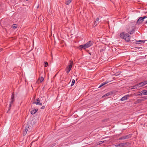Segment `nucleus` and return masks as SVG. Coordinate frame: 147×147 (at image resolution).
Returning <instances> with one entry per match:
<instances>
[{"instance_id":"ea45409f","label":"nucleus","mask_w":147,"mask_h":147,"mask_svg":"<svg viewBox=\"0 0 147 147\" xmlns=\"http://www.w3.org/2000/svg\"><path fill=\"white\" fill-rule=\"evenodd\" d=\"M2 50V49H0V52Z\"/></svg>"},{"instance_id":"9b49d317","label":"nucleus","mask_w":147,"mask_h":147,"mask_svg":"<svg viewBox=\"0 0 147 147\" xmlns=\"http://www.w3.org/2000/svg\"><path fill=\"white\" fill-rule=\"evenodd\" d=\"M38 109H35L34 108H32L30 112L31 114L32 115L35 114L38 111Z\"/></svg>"},{"instance_id":"423d86ee","label":"nucleus","mask_w":147,"mask_h":147,"mask_svg":"<svg viewBox=\"0 0 147 147\" xmlns=\"http://www.w3.org/2000/svg\"><path fill=\"white\" fill-rule=\"evenodd\" d=\"M131 135H132L131 134H129V135L123 136L120 138L119 139V140H121L129 139L131 137Z\"/></svg>"},{"instance_id":"a19ab883","label":"nucleus","mask_w":147,"mask_h":147,"mask_svg":"<svg viewBox=\"0 0 147 147\" xmlns=\"http://www.w3.org/2000/svg\"><path fill=\"white\" fill-rule=\"evenodd\" d=\"M99 17L101 18H102V17L101 16H99Z\"/></svg>"},{"instance_id":"f3484780","label":"nucleus","mask_w":147,"mask_h":147,"mask_svg":"<svg viewBox=\"0 0 147 147\" xmlns=\"http://www.w3.org/2000/svg\"><path fill=\"white\" fill-rule=\"evenodd\" d=\"M37 102H33L32 103L33 104H36V105H38L39 102H40V100H39V99L38 98L37 99Z\"/></svg>"},{"instance_id":"f257e3e1","label":"nucleus","mask_w":147,"mask_h":147,"mask_svg":"<svg viewBox=\"0 0 147 147\" xmlns=\"http://www.w3.org/2000/svg\"><path fill=\"white\" fill-rule=\"evenodd\" d=\"M120 37L121 38L125 39L127 42L130 41L131 36L126 33L121 32L120 34Z\"/></svg>"},{"instance_id":"aec40b11","label":"nucleus","mask_w":147,"mask_h":147,"mask_svg":"<svg viewBox=\"0 0 147 147\" xmlns=\"http://www.w3.org/2000/svg\"><path fill=\"white\" fill-rule=\"evenodd\" d=\"M138 84L139 85V88L144 86V84H143L142 82H140Z\"/></svg>"},{"instance_id":"39448f33","label":"nucleus","mask_w":147,"mask_h":147,"mask_svg":"<svg viewBox=\"0 0 147 147\" xmlns=\"http://www.w3.org/2000/svg\"><path fill=\"white\" fill-rule=\"evenodd\" d=\"M73 62L71 61H69V65L66 67L65 70L67 74L69 73L72 66Z\"/></svg>"},{"instance_id":"4c0bfd02","label":"nucleus","mask_w":147,"mask_h":147,"mask_svg":"<svg viewBox=\"0 0 147 147\" xmlns=\"http://www.w3.org/2000/svg\"><path fill=\"white\" fill-rule=\"evenodd\" d=\"M145 24H147V20L144 23Z\"/></svg>"},{"instance_id":"58836bf2","label":"nucleus","mask_w":147,"mask_h":147,"mask_svg":"<svg viewBox=\"0 0 147 147\" xmlns=\"http://www.w3.org/2000/svg\"><path fill=\"white\" fill-rule=\"evenodd\" d=\"M141 100V101H144V100L142 99H140Z\"/></svg>"},{"instance_id":"2f4dec72","label":"nucleus","mask_w":147,"mask_h":147,"mask_svg":"<svg viewBox=\"0 0 147 147\" xmlns=\"http://www.w3.org/2000/svg\"><path fill=\"white\" fill-rule=\"evenodd\" d=\"M45 106H42V107H41V109H45Z\"/></svg>"},{"instance_id":"bb28decb","label":"nucleus","mask_w":147,"mask_h":147,"mask_svg":"<svg viewBox=\"0 0 147 147\" xmlns=\"http://www.w3.org/2000/svg\"><path fill=\"white\" fill-rule=\"evenodd\" d=\"M142 83L143 84H144V86L147 84V80L144 81L142 82Z\"/></svg>"},{"instance_id":"cd10ccee","label":"nucleus","mask_w":147,"mask_h":147,"mask_svg":"<svg viewBox=\"0 0 147 147\" xmlns=\"http://www.w3.org/2000/svg\"><path fill=\"white\" fill-rule=\"evenodd\" d=\"M142 98H144L145 99H147V96H144L142 97Z\"/></svg>"},{"instance_id":"1a4fd4ad","label":"nucleus","mask_w":147,"mask_h":147,"mask_svg":"<svg viewBox=\"0 0 147 147\" xmlns=\"http://www.w3.org/2000/svg\"><path fill=\"white\" fill-rule=\"evenodd\" d=\"M14 93H12V95L11 96V97L10 99V103L11 104H12L13 103V102L14 101Z\"/></svg>"},{"instance_id":"f704fd0d","label":"nucleus","mask_w":147,"mask_h":147,"mask_svg":"<svg viewBox=\"0 0 147 147\" xmlns=\"http://www.w3.org/2000/svg\"><path fill=\"white\" fill-rule=\"evenodd\" d=\"M137 101H138V102H141V101H141V100L140 99H138L137 100Z\"/></svg>"},{"instance_id":"6ab92c4d","label":"nucleus","mask_w":147,"mask_h":147,"mask_svg":"<svg viewBox=\"0 0 147 147\" xmlns=\"http://www.w3.org/2000/svg\"><path fill=\"white\" fill-rule=\"evenodd\" d=\"M72 1V0H67L65 3L66 4L68 5H69V4Z\"/></svg>"},{"instance_id":"a878e982","label":"nucleus","mask_w":147,"mask_h":147,"mask_svg":"<svg viewBox=\"0 0 147 147\" xmlns=\"http://www.w3.org/2000/svg\"><path fill=\"white\" fill-rule=\"evenodd\" d=\"M75 80L74 79H73L72 80V83H71V86H73L74 84L75 83Z\"/></svg>"},{"instance_id":"7c9ffc66","label":"nucleus","mask_w":147,"mask_h":147,"mask_svg":"<svg viewBox=\"0 0 147 147\" xmlns=\"http://www.w3.org/2000/svg\"><path fill=\"white\" fill-rule=\"evenodd\" d=\"M119 144H116L115 145V146L116 147L119 146Z\"/></svg>"},{"instance_id":"b1692460","label":"nucleus","mask_w":147,"mask_h":147,"mask_svg":"<svg viewBox=\"0 0 147 147\" xmlns=\"http://www.w3.org/2000/svg\"><path fill=\"white\" fill-rule=\"evenodd\" d=\"M121 73V72H118L116 73H115V74L114 75L116 76H117L119 75Z\"/></svg>"},{"instance_id":"412c9836","label":"nucleus","mask_w":147,"mask_h":147,"mask_svg":"<svg viewBox=\"0 0 147 147\" xmlns=\"http://www.w3.org/2000/svg\"><path fill=\"white\" fill-rule=\"evenodd\" d=\"M142 92H139V93H137V94L135 95V96H142Z\"/></svg>"},{"instance_id":"c756f323","label":"nucleus","mask_w":147,"mask_h":147,"mask_svg":"<svg viewBox=\"0 0 147 147\" xmlns=\"http://www.w3.org/2000/svg\"><path fill=\"white\" fill-rule=\"evenodd\" d=\"M142 18L144 20V19L147 18V17L146 16H144L142 17Z\"/></svg>"},{"instance_id":"4468645a","label":"nucleus","mask_w":147,"mask_h":147,"mask_svg":"<svg viewBox=\"0 0 147 147\" xmlns=\"http://www.w3.org/2000/svg\"><path fill=\"white\" fill-rule=\"evenodd\" d=\"M112 94V92H108L104 95V96H102L103 97H106V96H109V95L111 94Z\"/></svg>"},{"instance_id":"0eeeda50","label":"nucleus","mask_w":147,"mask_h":147,"mask_svg":"<svg viewBox=\"0 0 147 147\" xmlns=\"http://www.w3.org/2000/svg\"><path fill=\"white\" fill-rule=\"evenodd\" d=\"M130 96V95L129 94H127L122 97L120 100L121 101H124L127 100Z\"/></svg>"},{"instance_id":"f03ea898","label":"nucleus","mask_w":147,"mask_h":147,"mask_svg":"<svg viewBox=\"0 0 147 147\" xmlns=\"http://www.w3.org/2000/svg\"><path fill=\"white\" fill-rule=\"evenodd\" d=\"M93 44V42L90 40L87 42L85 44L82 45L80 46L81 49L82 48L84 49H85L86 48H88L91 46Z\"/></svg>"},{"instance_id":"f8f14e48","label":"nucleus","mask_w":147,"mask_h":147,"mask_svg":"<svg viewBox=\"0 0 147 147\" xmlns=\"http://www.w3.org/2000/svg\"><path fill=\"white\" fill-rule=\"evenodd\" d=\"M139 88V86L138 84H137L133 86V87L131 88L130 89L131 90H132L133 89H138Z\"/></svg>"},{"instance_id":"4be33fe9","label":"nucleus","mask_w":147,"mask_h":147,"mask_svg":"<svg viewBox=\"0 0 147 147\" xmlns=\"http://www.w3.org/2000/svg\"><path fill=\"white\" fill-rule=\"evenodd\" d=\"M108 83V82H104L103 83H102L100 85V86L99 87V88H100L102 86H104V85H105V84H107V83Z\"/></svg>"},{"instance_id":"5701e85b","label":"nucleus","mask_w":147,"mask_h":147,"mask_svg":"<svg viewBox=\"0 0 147 147\" xmlns=\"http://www.w3.org/2000/svg\"><path fill=\"white\" fill-rule=\"evenodd\" d=\"M12 27L13 28L15 29V28H17V26L16 24H14L12 26Z\"/></svg>"},{"instance_id":"c9c22d12","label":"nucleus","mask_w":147,"mask_h":147,"mask_svg":"<svg viewBox=\"0 0 147 147\" xmlns=\"http://www.w3.org/2000/svg\"><path fill=\"white\" fill-rule=\"evenodd\" d=\"M135 48H137L138 49H140L141 48V47H135Z\"/></svg>"},{"instance_id":"393cba45","label":"nucleus","mask_w":147,"mask_h":147,"mask_svg":"<svg viewBox=\"0 0 147 147\" xmlns=\"http://www.w3.org/2000/svg\"><path fill=\"white\" fill-rule=\"evenodd\" d=\"M48 63L46 61L45 62L44 66L45 67H47L48 66Z\"/></svg>"},{"instance_id":"20e7f679","label":"nucleus","mask_w":147,"mask_h":147,"mask_svg":"<svg viewBox=\"0 0 147 147\" xmlns=\"http://www.w3.org/2000/svg\"><path fill=\"white\" fill-rule=\"evenodd\" d=\"M135 26H132L130 28L129 27V29H127V32L129 33L130 34H131L135 31Z\"/></svg>"},{"instance_id":"c85d7f7f","label":"nucleus","mask_w":147,"mask_h":147,"mask_svg":"<svg viewBox=\"0 0 147 147\" xmlns=\"http://www.w3.org/2000/svg\"><path fill=\"white\" fill-rule=\"evenodd\" d=\"M100 143L99 144H102V143H104V141H100Z\"/></svg>"},{"instance_id":"473e14b6","label":"nucleus","mask_w":147,"mask_h":147,"mask_svg":"<svg viewBox=\"0 0 147 147\" xmlns=\"http://www.w3.org/2000/svg\"><path fill=\"white\" fill-rule=\"evenodd\" d=\"M38 105H39L41 106L42 105V104L41 102H39Z\"/></svg>"},{"instance_id":"ddd939ff","label":"nucleus","mask_w":147,"mask_h":147,"mask_svg":"<svg viewBox=\"0 0 147 147\" xmlns=\"http://www.w3.org/2000/svg\"><path fill=\"white\" fill-rule=\"evenodd\" d=\"M99 18H96V21H94V26H96L97 24H98L99 22Z\"/></svg>"},{"instance_id":"7ed1b4c3","label":"nucleus","mask_w":147,"mask_h":147,"mask_svg":"<svg viewBox=\"0 0 147 147\" xmlns=\"http://www.w3.org/2000/svg\"><path fill=\"white\" fill-rule=\"evenodd\" d=\"M29 123H27L26 124H24V125L23 126V128H24V130L23 133V135L24 136H25L26 133L28 131V130L29 129L28 131L29 132H30V131H29L30 129L29 128Z\"/></svg>"},{"instance_id":"dca6fc26","label":"nucleus","mask_w":147,"mask_h":147,"mask_svg":"<svg viewBox=\"0 0 147 147\" xmlns=\"http://www.w3.org/2000/svg\"><path fill=\"white\" fill-rule=\"evenodd\" d=\"M141 92L144 95H147V90H142Z\"/></svg>"},{"instance_id":"e433bc0d","label":"nucleus","mask_w":147,"mask_h":147,"mask_svg":"<svg viewBox=\"0 0 147 147\" xmlns=\"http://www.w3.org/2000/svg\"><path fill=\"white\" fill-rule=\"evenodd\" d=\"M11 104H11V103H10V104H9V107H11Z\"/></svg>"},{"instance_id":"2eb2a0df","label":"nucleus","mask_w":147,"mask_h":147,"mask_svg":"<svg viewBox=\"0 0 147 147\" xmlns=\"http://www.w3.org/2000/svg\"><path fill=\"white\" fill-rule=\"evenodd\" d=\"M147 41V40H139L138 41H136V44H140V42H143L144 43L145 41Z\"/></svg>"},{"instance_id":"a211bd4d","label":"nucleus","mask_w":147,"mask_h":147,"mask_svg":"<svg viewBox=\"0 0 147 147\" xmlns=\"http://www.w3.org/2000/svg\"><path fill=\"white\" fill-rule=\"evenodd\" d=\"M127 143H120L119 144V146L123 147Z\"/></svg>"},{"instance_id":"72a5a7b5","label":"nucleus","mask_w":147,"mask_h":147,"mask_svg":"<svg viewBox=\"0 0 147 147\" xmlns=\"http://www.w3.org/2000/svg\"><path fill=\"white\" fill-rule=\"evenodd\" d=\"M11 109V107H9L8 109V111H7V113L8 112V111H10Z\"/></svg>"},{"instance_id":"9d476101","label":"nucleus","mask_w":147,"mask_h":147,"mask_svg":"<svg viewBox=\"0 0 147 147\" xmlns=\"http://www.w3.org/2000/svg\"><path fill=\"white\" fill-rule=\"evenodd\" d=\"M44 80V78L42 77H39L38 80L36 82V83L37 84H38L39 82H42Z\"/></svg>"},{"instance_id":"6e6552de","label":"nucleus","mask_w":147,"mask_h":147,"mask_svg":"<svg viewBox=\"0 0 147 147\" xmlns=\"http://www.w3.org/2000/svg\"><path fill=\"white\" fill-rule=\"evenodd\" d=\"M144 21V20L142 17H140L137 21L136 23L138 25H139L140 24L142 23Z\"/></svg>"}]
</instances>
